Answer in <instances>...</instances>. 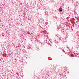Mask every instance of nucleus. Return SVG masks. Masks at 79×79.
I'll use <instances>...</instances> for the list:
<instances>
[{
	"label": "nucleus",
	"mask_w": 79,
	"mask_h": 79,
	"mask_svg": "<svg viewBox=\"0 0 79 79\" xmlns=\"http://www.w3.org/2000/svg\"><path fill=\"white\" fill-rule=\"evenodd\" d=\"M71 56L72 57H74V55L73 54H71Z\"/></svg>",
	"instance_id": "nucleus-2"
},
{
	"label": "nucleus",
	"mask_w": 79,
	"mask_h": 79,
	"mask_svg": "<svg viewBox=\"0 0 79 79\" xmlns=\"http://www.w3.org/2000/svg\"><path fill=\"white\" fill-rule=\"evenodd\" d=\"M57 28L58 29V27H57Z\"/></svg>",
	"instance_id": "nucleus-4"
},
{
	"label": "nucleus",
	"mask_w": 79,
	"mask_h": 79,
	"mask_svg": "<svg viewBox=\"0 0 79 79\" xmlns=\"http://www.w3.org/2000/svg\"><path fill=\"white\" fill-rule=\"evenodd\" d=\"M59 11L61 12V11H63V9H62V8H59Z\"/></svg>",
	"instance_id": "nucleus-1"
},
{
	"label": "nucleus",
	"mask_w": 79,
	"mask_h": 79,
	"mask_svg": "<svg viewBox=\"0 0 79 79\" xmlns=\"http://www.w3.org/2000/svg\"><path fill=\"white\" fill-rule=\"evenodd\" d=\"M6 33H8V32L6 31Z\"/></svg>",
	"instance_id": "nucleus-3"
}]
</instances>
